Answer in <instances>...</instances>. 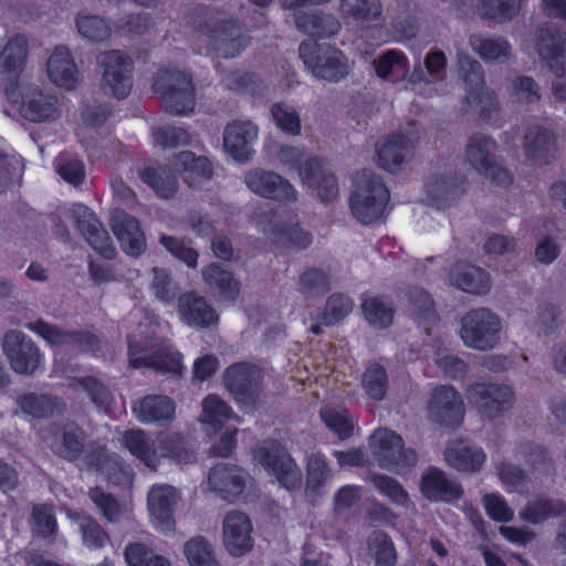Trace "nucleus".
Instances as JSON below:
<instances>
[{
  "label": "nucleus",
  "mask_w": 566,
  "mask_h": 566,
  "mask_svg": "<svg viewBox=\"0 0 566 566\" xmlns=\"http://www.w3.org/2000/svg\"><path fill=\"white\" fill-rule=\"evenodd\" d=\"M139 315L143 319L127 335L129 365L134 368L149 367L164 373H181V355L158 335L160 323L155 316L142 312L135 313L134 318Z\"/></svg>",
  "instance_id": "1"
},
{
  "label": "nucleus",
  "mask_w": 566,
  "mask_h": 566,
  "mask_svg": "<svg viewBox=\"0 0 566 566\" xmlns=\"http://www.w3.org/2000/svg\"><path fill=\"white\" fill-rule=\"evenodd\" d=\"M191 27L207 52L218 57H237L251 44L240 22L227 12H202L192 19Z\"/></svg>",
  "instance_id": "2"
},
{
  "label": "nucleus",
  "mask_w": 566,
  "mask_h": 566,
  "mask_svg": "<svg viewBox=\"0 0 566 566\" xmlns=\"http://www.w3.org/2000/svg\"><path fill=\"white\" fill-rule=\"evenodd\" d=\"M502 331L499 314L486 307H478L461 317L459 336L465 347L488 352L500 345Z\"/></svg>",
  "instance_id": "3"
},
{
  "label": "nucleus",
  "mask_w": 566,
  "mask_h": 566,
  "mask_svg": "<svg viewBox=\"0 0 566 566\" xmlns=\"http://www.w3.org/2000/svg\"><path fill=\"white\" fill-rule=\"evenodd\" d=\"M388 199L386 186L373 171L363 170L357 174L349 206L353 216L359 222L370 224L378 220Z\"/></svg>",
  "instance_id": "4"
},
{
  "label": "nucleus",
  "mask_w": 566,
  "mask_h": 566,
  "mask_svg": "<svg viewBox=\"0 0 566 566\" xmlns=\"http://www.w3.org/2000/svg\"><path fill=\"white\" fill-rule=\"evenodd\" d=\"M300 56L312 75L318 80L338 82L350 71L344 53L328 44L303 42L300 45Z\"/></svg>",
  "instance_id": "5"
},
{
  "label": "nucleus",
  "mask_w": 566,
  "mask_h": 566,
  "mask_svg": "<svg viewBox=\"0 0 566 566\" xmlns=\"http://www.w3.org/2000/svg\"><path fill=\"white\" fill-rule=\"evenodd\" d=\"M369 449L381 469L395 473L416 465L418 457L406 448L402 438L387 428H379L369 438Z\"/></svg>",
  "instance_id": "6"
},
{
  "label": "nucleus",
  "mask_w": 566,
  "mask_h": 566,
  "mask_svg": "<svg viewBox=\"0 0 566 566\" xmlns=\"http://www.w3.org/2000/svg\"><path fill=\"white\" fill-rule=\"evenodd\" d=\"M154 90L159 94L165 108L171 114L187 115L195 108V87L186 72L179 70L159 72Z\"/></svg>",
  "instance_id": "7"
},
{
  "label": "nucleus",
  "mask_w": 566,
  "mask_h": 566,
  "mask_svg": "<svg viewBox=\"0 0 566 566\" xmlns=\"http://www.w3.org/2000/svg\"><path fill=\"white\" fill-rule=\"evenodd\" d=\"M252 454L254 463L274 475L285 489L294 490L302 485V472L281 443L263 441L255 446Z\"/></svg>",
  "instance_id": "8"
},
{
  "label": "nucleus",
  "mask_w": 566,
  "mask_h": 566,
  "mask_svg": "<svg viewBox=\"0 0 566 566\" xmlns=\"http://www.w3.org/2000/svg\"><path fill=\"white\" fill-rule=\"evenodd\" d=\"M447 55L441 50H430L423 57V63H417L409 74L407 83L420 96L431 98L448 92Z\"/></svg>",
  "instance_id": "9"
},
{
  "label": "nucleus",
  "mask_w": 566,
  "mask_h": 566,
  "mask_svg": "<svg viewBox=\"0 0 566 566\" xmlns=\"http://www.w3.org/2000/svg\"><path fill=\"white\" fill-rule=\"evenodd\" d=\"M264 370L255 364L240 361L230 365L223 373V384L234 400L254 405L263 395Z\"/></svg>",
  "instance_id": "10"
},
{
  "label": "nucleus",
  "mask_w": 566,
  "mask_h": 566,
  "mask_svg": "<svg viewBox=\"0 0 566 566\" xmlns=\"http://www.w3.org/2000/svg\"><path fill=\"white\" fill-rule=\"evenodd\" d=\"M496 142L483 134L472 135L465 146L468 164L492 182L505 186L512 180L511 174L495 160Z\"/></svg>",
  "instance_id": "11"
},
{
  "label": "nucleus",
  "mask_w": 566,
  "mask_h": 566,
  "mask_svg": "<svg viewBox=\"0 0 566 566\" xmlns=\"http://www.w3.org/2000/svg\"><path fill=\"white\" fill-rule=\"evenodd\" d=\"M102 88L118 99L126 98L133 88L134 64L122 51H107L98 55Z\"/></svg>",
  "instance_id": "12"
},
{
  "label": "nucleus",
  "mask_w": 566,
  "mask_h": 566,
  "mask_svg": "<svg viewBox=\"0 0 566 566\" xmlns=\"http://www.w3.org/2000/svg\"><path fill=\"white\" fill-rule=\"evenodd\" d=\"M514 391L505 384L476 382L467 390L468 401L479 413L488 419H495L510 410L514 403Z\"/></svg>",
  "instance_id": "13"
},
{
  "label": "nucleus",
  "mask_w": 566,
  "mask_h": 566,
  "mask_svg": "<svg viewBox=\"0 0 566 566\" xmlns=\"http://www.w3.org/2000/svg\"><path fill=\"white\" fill-rule=\"evenodd\" d=\"M536 51L555 74L552 92L555 98L566 102L556 91V85L566 88V39L554 28H539L536 31Z\"/></svg>",
  "instance_id": "14"
},
{
  "label": "nucleus",
  "mask_w": 566,
  "mask_h": 566,
  "mask_svg": "<svg viewBox=\"0 0 566 566\" xmlns=\"http://www.w3.org/2000/svg\"><path fill=\"white\" fill-rule=\"evenodd\" d=\"M3 353L12 370L33 375L43 366L44 355L34 342L20 331H9L2 342Z\"/></svg>",
  "instance_id": "15"
},
{
  "label": "nucleus",
  "mask_w": 566,
  "mask_h": 566,
  "mask_svg": "<svg viewBox=\"0 0 566 566\" xmlns=\"http://www.w3.org/2000/svg\"><path fill=\"white\" fill-rule=\"evenodd\" d=\"M244 184L253 193L274 201L292 203L297 200L295 187L277 172L252 168L244 175Z\"/></svg>",
  "instance_id": "16"
},
{
  "label": "nucleus",
  "mask_w": 566,
  "mask_h": 566,
  "mask_svg": "<svg viewBox=\"0 0 566 566\" xmlns=\"http://www.w3.org/2000/svg\"><path fill=\"white\" fill-rule=\"evenodd\" d=\"M178 491L169 484H154L147 494V507L153 526L160 533L175 531V507Z\"/></svg>",
  "instance_id": "17"
},
{
  "label": "nucleus",
  "mask_w": 566,
  "mask_h": 566,
  "mask_svg": "<svg viewBox=\"0 0 566 566\" xmlns=\"http://www.w3.org/2000/svg\"><path fill=\"white\" fill-rule=\"evenodd\" d=\"M416 137L402 133H392L376 144V163L389 172H397L413 156Z\"/></svg>",
  "instance_id": "18"
},
{
  "label": "nucleus",
  "mask_w": 566,
  "mask_h": 566,
  "mask_svg": "<svg viewBox=\"0 0 566 566\" xmlns=\"http://www.w3.org/2000/svg\"><path fill=\"white\" fill-rule=\"evenodd\" d=\"M259 136V127L251 120L234 119L223 130V149L238 163H248L253 155L252 145Z\"/></svg>",
  "instance_id": "19"
},
{
  "label": "nucleus",
  "mask_w": 566,
  "mask_h": 566,
  "mask_svg": "<svg viewBox=\"0 0 566 566\" xmlns=\"http://www.w3.org/2000/svg\"><path fill=\"white\" fill-rule=\"evenodd\" d=\"M429 417L446 427L458 426L464 416L461 395L451 386L437 387L428 403Z\"/></svg>",
  "instance_id": "20"
},
{
  "label": "nucleus",
  "mask_w": 566,
  "mask_h": 566,
  "mask_svg": "<svg viewBox=\"0 0 566 566\" xmlns=\"http://www.w3.org/2000/svg\"><path fill=\"white\" fill-rule=\"evenodd\" d=\"M20 95L19 112L25 119L43 123L59 117L60 111L54 95L36 86L22 87Z\"/></svg>",
  "instance_id": "21"
},
{
  "label": "nucleus",
  "mask_w": 566,
  "mask_h": 566,
  "mask_svg": "<svg viewBox=\"0 0 566 566\" xmlns=\"http://www.w3.org/2000/svg\"><path fill=\"white\" fill-rule=\"evenodd\" d=\"M177 313L181 323L193 328H207L216 325L219 315L205 296L197 292H186L179 295Z\"/></svg>",
  "instance_id": "22"
},
{
  "label": "nucleus",
  "mask_w": 566,
  "mask_h": 566,
  "mask_svg": "<svg viewBox=\"0 0 566 566\" xmlns=\"http://www.w3.org/2000/svg\"><path fill=\"white\" fill-rule=\"evenodd\" d=\"M222 531L223 544L232 556L240 557L251 551L252 523L248 515L238 511L229 512L224 516Z\"/></svg>",
  "instance_id": "23"
},
{
  "label": "nucleus",
  "mask_w": 566,
  "mask_h": 566,
  "mask_svg": "<svg viewBox=\"0 0 566 566\" xmlns=\"http://www.w3.org/2000/svg\"><path fill=\"white\" fill-rule=\"evenodd\" d=\"M111 227L125 253L140 255L146 249V239L136 218L123 210H114Z\"/></svg>",
  "instance_id": "24"
},
{
  "label": "nucleus",
  "mask_w": 566,
  "mask_h": 566,
  "mask_svg": "<svg viewBox=\"0 0 566 566\" xmlns=\"http://www.w3.org/2000/svg\"><path fill=\"white\" fill-rule=\"evenodd\" d=\"M46 73L55 86L72 91L80 81V72L71 51L63 45L56 46L46 63Z\"/></svg>",
  "instance_id": "25"
},
{
  "label": "nucleus",
  "mask_w": 566,
  "mask_h": 566,
  "mask_svg": "<svg viewBox=\"0 0 566 566\" xmlns=\"http://www.w3.org/2000/svg\"><path fill=\"white\" fill-rule=\"evenodd\" d=\"M444 460L453 469L462 472H478L486 461L483 449L469 441L457 439L448 443Z\"/></svg>",
  "instance_id": "26"
},
{
  "label": "nucleus",
  "mask_w": 566,
  "mask_h": 566,
  "mask_svg": "<svg viewBox=\"0 0 566 566\" xmlns=\"http://www.w3.org/2000/svg\"><path fill=\"white\" fill-rule=\"evenodd\" d=\"M245 475L237 467L218 464L212 468L207 478V486L221 499L232 502L243 492Z\"/></svg>",
  "instance_id": "27"
},
{
  "label": "nucleus",
  "mask_w": 566,
  "mask_h": 566,
  "mask_svg": "<svg viewBox=\"0 0 566 566\" xmlns=\"http://www.w3.org/2000/svg\"><path fill=\"white\" fill-rule=\"evenodd\" d=\"M176 405L167 396L149 395L133 405L135 417L145 424H168L175 418Z\"/></svg>",
  "instance_id": "28"
},
{
  "label": "nucleus",
  "mask_w": 566,
  "mask_h": 566,
  "mask_svg": "<svg viewBox=\"0 0 566 566\" xmlns=\"http://www.w3.org/2000/svg\"><path fill=\"white\" fill-rule=\"evenodd\" d=\"M77 212L82 219L77 221V226L88 244L103 258L113 259L116 255V249L112 244L107 231L103 228L102 223L96 219L95 214L85 206H78Z\"/></svg>",
  "instance_id": "29"
},
{
  "label": "nucleus",
  "mask_w": 566,
  "mask_h": 566,
  "mask_svg": "<svg viewBox=\"0 0 566 566\" xmlns=\"http://www.w3.org/2000/svg\"><path fill=\"white\" fill-rule=\"evenodd\" d=\"M300 178L305 186L316 190L322 201H333L338 196L335 177L323 169L317 158L306 159L304 168L300 169Z\"/></svg>",
  "instance_id": "30"
},
{
  "label": "nucleus",
  "mask_w": 566,
  "mask_h": 566,
  "mask_svg": "<svg viewBox=\"0 0 566 566\" xmlns=\"http://www.w3.org/2000/svg\"><path fill=\"white\" fill-rule=\"evenodd\" d=\"M449 282L461 291L481 295L491 289L489 274L479 266L467 262H457L449 272Z\"/></svg>",
  "instance_id": "31"
},
{
  "label": "nucleus",
  "mask_w": 566,
  "mask_h": 566,
  "mask_svg": "<svg viewBox=\"0 0 566 566\" xmlns=\"http://www.w3.org/2000/svg\"><path fill=\"white\" fill-rule=\"evenodd\" d=\"M25 327L43 338L53 347H62L64 345H78L80 347H83V349L95 350V345L97 344L96 337L92 335L66 333L42 319L29 322L27 323Z\"/></svg>",
  "instance_id": "32"
},
{
  "label": "nucleus",
  "mask_w": 566,
  "mask_h": 566,
  "mask_svg": "<svg viewBox=\"0 0 566 566\" xmlns=\"http://www.w3.org/2000/svg\"><path fill=\"white\" fill-rule=\"evenodd\" d=\"M29 56L25 36L15 34L7 41L0 52V76L17 78L24 70Z\"/></svg>",
  "instance_id": "33"
},
{
  "label": "nucleus",
  "mask_w": 566,
  "mask_h": 566,
  "mask_svg": "<svg viewBox=\"0 0 566 566\" xmlns=\"http://www.w3.org/2000/svg\"><path fill=\"white\" fill-rule=\"evenodd\" d=\"M199 421L206 426L207 433H218L230 420L241 422L231 407L218 395H208L201 402Z\"/></svg>",
  "instance_id": "34"
},
{
  "label": "nucleus",
  "mask_w": 566,
  "mask_h": 566,
  "mask_svg": "<svg viewBox=\"0 0 566 566\" xmlns=\"http://www.w3.org/2000/svg\"><path fill=\"white\" fill-rule=\"evenodd\" d=\"M421 492L432 501H452L462 494L460 485L437 468H429L421 478Z\"/></svg>",
  "instance_id": "35"
},
{
  "label": "nucleus",
  "mask_w": 566,
  "mask_h": 566,
  "mask_svg": "<svg viewBox=\"0 0 566 566\" xmlns=\"http://www.w3.org/2000/svg\"><path fill=\"white\" fill-rule=\"evenodd\" d=\"M123 446L146 467L157 469L160 463L158 438L154 440L144 430L126 431L122 438Z\"/></svg>",
  "instance_id": "36"
},
{
  "label": "nucleus",
  "mask_w": 566,
  "mask_h": 566,
  "mask_svg": "<svg viewBox=\"0 0 566 566\" xmlns=\"http://www.w3.org/2000/svg\"><path fill=\"white\" fill-rule=\"evenodd\" d=\"M339 12L347 23L366 29L381 18L382 6L379 0H342Z\"/></svg>",
  "instance_id": "37"
},
{
  "label": "nucleus",
  "mask_w": 566,
  "mask_h": 566,
  "mask_svg": "<svg viewBox=\"0 0 566 566\" xmlns=\"http://www.w3.org/2000/svg\"><path fill=\"white\" fill-rule=\"evenodd\" d=\"M205 283L219 298L234 301L240 293V283L233 274L217 263L205 266L201 271Z\"/></svg>",
  "instance_id": "38"
},
{
  "label": "nucleus",
  "mask_w": 566,
  "mask_h": 566,
  "mask_svg": "<svg viewBox=\"0 0 566 566\" xmlns=\"http://www.w3.org/2000/svg\"><path fill=\"white\" fill-rule=\"evenodd\" d=\"M87 463L102 472L114 484H129L132 482V470L123 465L115 454H109L104 448L94 451L88 457Z\"/></svg>",
  "instance_id": "39"
},
{
  "label": "nucleus",
  "mask_w": 566,
  "mask_h": 566,
  "mask_svg": "<svg viewBox=\"0 0 566 566\" xmlns=\"http://www.w3.org/2000/svg\"><path fill=\"white\" fill-rule=\"evenodd\" d=\"M44 440L63 458L75 460L84 448V434L82 430L71 423L59 429L52 437H44Z\"/></svg>",
  "instance_id": "40"
},
{
  "label": "nucleus",
  "mask_w": 566,
  "mask_h": 566,
  "mask_svg": "<svg viewBox=\"0 0 566 566\" xmlns=\"http://www.w3.org/2000/svg\"><path fill=\"white\" fill-rule=\"evenodd\" d=\"M469 43L471 49L486 63H503L512 54L511 44L502 36L471 35Z\"/></svg>",
  "instance_id": "41"
},
{
  "label": "nucleus",
  "mask_w": 566,
  "mask_h": 566,
  "mask_svg": "<svg viewBox=\"0 0 566 566\" xmlns=\"http://www.w3.org/2000/svg\"><path fill=\"white\" fill-rule=\"evenodd\" d=\"M409 66L408 56L399 50H387L375 61L376 75L389 82L403 80Z\"/></svg>",
  "instance_id": "42"
},
{
  "label": "nucleus",
  "mask_w": 566,
  "mask_h": 566,
  "mask_svg": "<svg viewBox=\"0 0 566 566\" xmlns=\"http://www.w3.org/2000/svg\"><path fill=\"white\" fill-rule=\"evenodd\" d=\"M527 159L533 165L548 163L549 155L555 148L554 138L538 126L530 127L524 143Z\"/></svg>",
  "instance_id": "43"
},
{
  "label": "nucleus",
  "mask_w": 566,
  "mask_h": 566,
  "mask_svg": "<svg viewBox=\"0 0 566 566\" xmlns=\"http://www.w3.org/2000/svg\"><path fill=\"white\" fill-rule=\"evenodd\" d=\"M566 514V504L557 499L538 497L528 502L521 511L520 517L532 524H541L547 518Z\"/></svg>",
  "instance_id": "44"
},
{
  "label": "nucleus",
  "mask_w": 566,
  "mask_h": 566,
  "mask_svg": "<svg viewBox=\"0 0 566 566\" xmlns=\"http://www.w3.org/2000/svg\"><path fill=\"white\" fill-rule=\"evenodd\" d=\"M172 168L185 174V180L192 182L197 178H210L212 175V165L206 157H196L191 151H181L171 160Z\"/></svg>",
  "instance_id": "45"
},
{
  "label": "nucleus",
  "mask_w": 566,
  "mask_h": 566,
  "mask_svg": "<svg viewBox=\"0 0 566 566\" xmlns=\"http://www.w3.org/2000/svg\"><path fill=\"white\" fill-rule=\"evenodd\" d=\"M306 490L319 493L333 478L326 457L321 452H313L306 458Z\"/></svg>",
  "instance_id": "46"
},
{
  "label": "nucleus",
  "mask_w": 566,
  "mask_h": 566,
  "mask_svg": "<svg viewBox=\"0 0 566 566\" xmlns=\"http://www.w3.org/2000/svg\"><path fill=\"white\" fill-rule=\"evenodd\" d=\"M295 23L302 32L317 38H328L340 30L339 21L325 13L297 15Z\"/></svg>",
  "instance_id": "47"
},
{
  "label": "nucleus",
  "mask_w": 566,
  "mask_h": 566,
  "mask_svg": "<svg viewBox=\"0 0 566 566\" xmlns=\"http://www.w3.org/2000/svg\"><path fill=\"white\" fill-rule=\"evenodd\" d=\"M263 231L270 240L280 245L292 243L296 248L303 249L312 243V235L301 229L297 223L281 227L276 222H271L269 228Z\"/></svg>",
  "instance_id": "48"
},
{
  "label": "nucleus",
  "mask_w": 566,
  "mask_h": 566,
  "mask_svg": "<svg viewBox=\"0 0 566 566\" xmlns=\"http://www.w3.org/2000/svg\"><path fill=\"white\" fill-rule=\"evenodd\" d=\"M457 62L459 65V78L465 95L473 94L485 85L483 67L476 60L465 53H458Z\"/></svg>",
  "instance_id": "49"
},
{
  "label": "nucleus",
  "mask_w": 566,
  "mask_h": 566,
  "mask_svg": "<svg viewBox=\"0 0 566 566\" xmlns=\"http://www.w3.org/2000/svg\"><path fill=\"white\" fill-rule=\"evenodd\" d=\"M522 2L523 0H479L478 12L486 19L505 22L520 13Z\"/></svg>",
  "instance_id": "50"
},
{
  "label": "nucleus",
  "mask_w": 566,
  "mask_h": 566,
  "mask_svg": "<svg viewBox=\"0 0 566 566\" xmlns=\"http://www.w3.org/2000/svg\"><path fill=\"white\" fill-rule=\"evenodd\" d=\"M78 34L91 42H104L111 38L112 29L109 23L102 17L95 14H78L75 20Z\"/></svg>",
  "instance_id": "51"
},
{
  "label": "nucleus",
  "mask_w": 566,
  "mask_h": 566,
  "mask_svg": "<svg viewBox=\"0 0 566 566\" xmlns=\"http://www.w3.org/2000/svg\"><path fill=\"white\" fill-rule=\"evenodd\" d=\"M361 310L367 322L377 328L388 327L394 321L391 304L381 297H366L363 301Z\"/></svg>",
  "instance_id": "52"
},
{
  "label": "nucleus",
  "mask_w": 566,
  "mask_h": 566,
  "mask_svg": "<svg viewBox=\"0 0 566 566\" xmlns=\"http://www.w3.org/2000/svg\"><path fill=\"white\" fill-rule=\"evenodd\" d=\"M158 448L160 460L168 458L177 464H187L193 460V454L179 434L168 433L158 436Z\"/></svg>",
  "instance_id": "53"
},
{
  "label": "nucleus",
  "mask_w": 566,
  "mask_h": 566,
  "mask_svg": "<svg viewBox=\"0 0 566 566\" xmlns=\"http://www.w3.org/2000/svg\"><path fill=\"white\" fill-rule=\"evenodd\" d=\"M368 551L376 566H394L397 552L390 537L384 532H374L368 538Z\"/></svg>",
  "instance_id": "54"
},
{
  "label": "nucleus",
  "mask_w": 566,
  "mask_h": 566,
  "mask_svg": "<svg viewBox=\"0 0 566 566\" xmlns=\"http://www.w3.org/2000/svg\"><path fill=\"white\" fill-rule=\"evenodd\" d=\"M321 419L339 439H347L353 436L354 421L346 409L327 406L321 410Z\"/></svg>",
  "instance_id": "55"
},
{
  "label": "nucleus",
  "mask_w": 566,
  "mask_h": 566,
  "mask_svg": "<svg viewBox=\"0 0 566 566\" xmlns=\"http://www.w3.org/2000/svg\"><path fill=\"white\" fill-rule=\"evenodd\" d=\"M142 180L149 185L161 198H170L177 191V180L164 169L146 167L139 174Z\"/></svg>",
  "instance_id": "56"
},
{
  "label": "nucleus",
  "mask_w": 566,
  "mask_h": 566,
  "mask_svg": "<svg viewBox=\"0 0 566 566\" xmlns=\"http://www.w3.org/2000/svg\"><path fill=\"white\" fill-rule=\"evenodd\" d=\"M361 384L369 398L382 400L388 387L386 369L377 363L370 364L363 375Z\"/></svg>",
  "instance_id": "57"
},
{
  "label": "nucleus",
  "mask_w": 566,
  "mask_h": 566,
  "mask_svg": "<svg viewBox=\"0 0 566 566\" xmlns=\"http://www.w3.org/2000/svg\"><path fill=\"white\" fill-rule=\"evenodd\" d=\"M54 168L65 181L72 185H78L85 178L83 161L71 151L61 153L54 160Z\"/></svg>",
  "instance_id": "58"
},
{
  "label": "nucleus",
  "mask_w": 566,
  "mask_h": 566,
  "mask_svg": "<svg viewBox=\"0 0 566 566\" xmlns=\"http://www.w3.org/2000/svg\"><path fill=\"white\" fill-rule=\"evenodd\" d=\"M184 552L190 566H220L210 543L201 536L188 541Z\"/></svg>",
  "instance_id": "59"
},
{
  "label": "nucleus",
  "mask_w": 566,
  "mask_h": 566,
  "mask_svg": "<svg viewBox=\"0 0 566 566\" xmlns=\"http://www.w3.org/2000/svg\"><path fill=\"white\" fill-rule=\"evenodd\" d=\"M88 495L97 510L108 522L117 523L125 517L127 510L120 506L115 497L105 493L102 489H91Z\"/></svg>",
  "instance_id": "60"
},
{
  "label": "nucleus",
  "mask_w": 566,
  "mask_h": 566,
  "mask_svg": "<svg viewBox=\"0 0 566 566\" xmlns=\"http://www.w3.org/2000/svg\"><path fill=\"white\" fill-rule=\"evenodd\" d=\"M19 405L23 412L34 418H44L53 415L59 403L54 397L30 394L21 397Z\"/></svg>",
  "instance_id": "61"
},
{
  "label": "nucleus",
  "mask_w": 566,
  "mask_h": 566,
  "mask_svg": "<svg viewBox=\"0 0 566 566\" xmlns=\"http://www.w3.org/2000/svg\"><path fill=\"white\" fill-rule=\"evenodd\" d=\"M370 481L374 488L392 503L400 506H407L410 503L407 491L394 478L385 474H375Z\"/></svg>",
  "instance_id": "62"
},
{
  "label": "nucleus",
  "mask_w": 566,
  "mask_h": 566,
  "mask_svg": "<svg viewBox=\"0 0 566 566\" xmlns=\"http://www.w3.org/2000/svg\"><path fill=\"white\" fill-rule=\"evenodd\" d=\"M507 91L517 103H535L539 99V87L530 76H515L509 81Z\"/></svg>",
  "instance_id": "63"
},
{
  "label": "nucleus",
  "mask_w": 566,
  "mask_h": 566,
  "mask_svg": "<svg viewBox=\"0 0 566 566\" xmlns=\"http://www.w3.org/2000/svg\"><path fill=\"white\" fill-rule=\"evenodd\" d=\"M271 116L274 124L282 132L294 136L301 133V119L293 106L285 103H276L271 107Z\"/></svg>",
  "instance_id": "64"
}]
</instances>
